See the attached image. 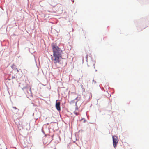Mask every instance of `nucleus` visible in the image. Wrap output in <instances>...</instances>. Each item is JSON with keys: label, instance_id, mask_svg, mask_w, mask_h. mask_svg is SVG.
I'll list each match as a JSON object with an SVG mask.
<instances>
[{"label": "nucleus", "instance_id": "1", "mask_svg": "<svg viewBox=\"0 0 149 149\" xmlns=\"http://www.w3.org/2000/svg\"><path fill=\"white\" fill-rule=\"evenodd\" d=\"M52 47L53 52L52 61L55 64L59 63L60 59L62 58V51L58 46L54 45H52Z\"/></svg>", "mask_w": 149, "mask_h": 149}, {"label": "nucleus", "instance_id": "2", "mask_svg": "<svg viewBox=\"0 0 149 149\" xmlns=\"http://www.w3.org/2000/svg\"><path fill=\"white\" fill-rule=\"evenodd\" d=\"M113 143V146L115 148L118 143V137L116 136H113L112 137Z\"/></svg>", "mask_w": 149, "mask_h": 149}, {"label": "nucleus", "instance_id": "3", "mask_svg": "<svg viewBox=\"0 0 149 149\" xmlns=\"http://www.w3.org/2000/svg\"><path fill=\"white\" fill-rule=\"evenodd\" d=\"M60 103L59 102H56V108L57 109L58 111H60L61 110V108H60Z\"/></svg>", "mask_w": 149, "mask_h": 149}, {"label": "nucleus", "instance_id": "4", "mask_svg": "<svg viewBox=\"0 0 149 149\" xmlns=\"http://www.w3.org/2000/svg\"><path fill=\"white\" fill-rule=\"evenodd\" d=\"M27 93L30 95H31V88L30 87H28L25 91Z\"/></svg>", "mask_w": 149, "mask_h": 149}, {"label": "nucleus", "instance_id": "5", "mask_svg": "<svg viewBox=\"0 0 149 149\" xmlns=\"http://www.w3.org/2000/svg\"><path fill=\"white\" fill-rule=\"evenodd\" d=\"M15 64H13L11 66V68L13 69V70L15 69Z\"/></svg>", "mask_w": 149, "mask_h": 149}, {"label": "nucleus", "instance_id": "6", "mask_svg": "<svg viewBox=\"0 0 149 149\" xmlns=\"http://www.w3.org/2000/svg\"><path fill=\"white\" fill-rule=\"evenodd\" d=\"M78 100H80L81 99V97L80 95H78L76 98Z\"/></svg>", "mask_w": 149, "mask_h": 149}, {"label": "nucleus", "instance_id": "7", "mask_svg": "<svg viewBox=\"0 0 149 149\" xmlns=\"http://www.w3.org/2000/svg\"><path fill=\"white\" fill-rule=\"evenodd\" d=\"M13 108L15 109L18 110V109L15 107H13Z\"/></svg>", "mask_w": 149, "mask_h": 149}, {"label": "nucleus", "instance_id": "8", "mask_svg": "<svg viewBox=\"0 0 149 149\" xmlns=\"http://www.w3.org/2000/svg\"><path fill=\"white\" fill-rule=\"evenodd\" d=\"M88 55H86V59H87V58H88Z\"/></svg>", "mask_w": 149, "mask_h": 149}, {"label": "nucleus", "instance_id": "9", "mask_svg": "<svg viewBox=\"0 0 149 149\" xmlns=\"http://www.w3.org/2000/svg\"><path fill=\"white\" fill-rule=\"evenodd\" d=\"M94 65V63H93L92 65V66H93Z\"/></svg>", "mask_w": 149, "mask_h": 149}]
</instances>
